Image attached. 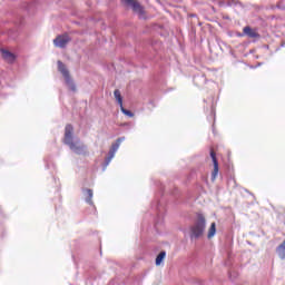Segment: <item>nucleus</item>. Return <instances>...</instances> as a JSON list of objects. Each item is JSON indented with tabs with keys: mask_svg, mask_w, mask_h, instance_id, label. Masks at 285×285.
Here are the masks:
<instances>
[{
	"mask_svg": "<svg viewBox=\"0 0 285 285\" xmlns=\"http://www.w3.org/2000/svg\"><path fill=\"white\" fill-rule=\"evenodd\" d=\"M112 161V158H106L105 159V168H107V166H110V163Z\"/></svg>",
	"mask_w": 285,
	"mask_h": 285,
	"instance_id": "obj_17",
	"label": "nucleus"
},
{
	"mask_svg": "<svg viewBox=\"0 0 285 285\" xmlns=\"http://www.w3.org/2000/svg\"><path fill=\"white\" fill-rule=\"evenodd\" d=\"M82 193L85 196V202L89 204V206H94L95 203L92 202V196H94L92 189H82Z\"/></svg>",
	"mask_w": 285,
	"mask_h": 285,
	"instance_id": "obj_9",
	"label": "nucleus"
},
{
	"mask_svg": "<svg viewBox=\"0 0 285 285\" xmlns=\"http://www.w3.org/2000/svg\"><path fill=\"white\" fill-rule=\"evenodd\" d=\"M190 230H191V234H190L191 239H199V237L204 235V230H206V218L204 217V215L202 214L197 215V219L194 226H191Z\"/></svg>",
	"mask_w": 285,
	"mask_h": 285,
	"instance_id": "obj_2",
	"label": "nucleus"
},
{
	"mask_svg": "<svg viewBox=\"0 0 285 285\" xmlns=\"http://www.w3.org/2000/svg\"><path fill=\"white\" fill-rule=\"evenodd\" d=\"M1 52H2V59H4V61H8V63H14V60L17 59V56H14V53L6 49H2Z\"/></svg>",
	"mask_w": 285,
	"mask_h": 285,
	"instance_id": "obj_7",
	"label": "nucleus"
},
{
	"mask_svg": "<svg viewBox=\"0 0 285 285\" xmlns=\"http://www.w3.org/2000/svg\"><path fill=\"white\" fill-rule=\"evenodd\" d=\"M120 110H121V112H122L124 115H126L127 117H135V114H132V111H130V110L124 108V105L120 106Z\"/></svg>",
	"mask_w": 285,
	"mask_h": 285,
	"instance_id": "obj_14",
	"label": "nucleus"
},
{
	"mask_svg": "<svg viewBox=\"0 0 285 285\" xmlns=\"http://www.w3.org/2000/svg\"><path fill=\"white\" fill-rule=\"evenodd\" d=\"M58 70L61 72L69 90H71V92H77V86L75 85V81H72V78H70V71H68V68L61 60L58 61Z\"/></svg>",
	"mask_w": 285,
	"mask_h": 285,
	"instance_id": "obj_3",
	"label": "nucleus"
},
{
	"mask_svg": "<svg viewBox=\"0 0 285 285\" xmlns=\"http://www.w3.org/2000/svg\"><path fill=\"white\" fill-rule=\"evenodd\" d=\"M126 140V137H120L116 140V142H118L121 146V142H124Z\"/></svg>",
	"mask_w": 285,
	"mask_h": 285,
	"instance_id": "obj_18",
	"label": "nucleus"
},
{
	"mask_svg": "<svg viewBox=\"0 0 285 285\" xmlns=\"http://www.w3.org/2000/svg\"><path fill=\"white\" fill-rule=\"evenodd\" d=\"M216 234H217V224L212 223L207 233L208 239H213V237H215Z\"/></svg>",
	"mask_w": 285,
	"mask_h": 285,
	"instance_id": "obj_11",
	"label": "nucleus"
},
{
	"mask_svg": "<svg viewBox=\"0 0 285 285\" xmlns=\"http://www.w3.org/2000/svg\"><path fill=\"white\" fill-rule=\"evenodd\" d=\"M114 97L120 107L124 106V98L121 97V91H119V89L114 91Z\"/></svg>",
	"mask_w": 285,
	"mask_h": 285,
	"instance_id": "obj_12",
	"label": "nucleus"
},
{
	"mask_svg": "<svg viewBox=\"0 0 285 285\" xmlns=\"http://www.w3.org/2000/svg\"><path fill=\"white\" fill-rule=\"evenodd\" d=\"M70 43V36L67 33L58 36L56 39H53V45L56 48H66Z\"/></svg>",
	"mask_w": 285,
	"mask_h": 285,
	"instance_id": "obj_4",
	"label": "nucleus"
},
{
	"mask_svg": "<svg viewBox=\"0 0 285 285\" xmlns=\"http://www.w3.org/2000/svg\"><path fill=\"white\" fill-rule=\"evenodd\" d=\"M119 144L118 142H114L112 145H111V148H110V150L111 151H114V153H117L118 150H119Z\"/></svg>",
	"mask_w": 285,
	"mask_h": 285,
	"instance_id": "obj_15",
	"label": "nucleus"
},
{
	"mask_svg": "<svg viewBox=\"0 0 285 285\" xmlns=\"http://www.w3.org/2000/svg\"><path fill=\"white\" fill-rule=\"evenodd\" d=\"M125 6H129L132 8L134 12H138V14H144V8L136 0H121Z\"/></svg>",
	"mask_w": 285,
	"mask_h": 285,
	"instance_id": "obj_5",
	"label": "nucleus"
},
{
	"mask_svg": "<svg viewBox=\"0 0 285 285\" xmlns=\"http://www.w3.org/2000/svg\"><path fill=\"white\" fill-rule=\"evenodd\" d=\"M116 154H117V151L109 150L108 158L109 159H115Z\"/></svg>",
	"mask_w": 285,
	"mask_h": 285,
	"instance_id": "obj_16",
	"label": "nucleus"
},
{
	"mask_svg": "<svg viewBox=\"0 0 285 285\" xmlns=\"http://www.w3.org/2000/svg\"><path fill=\"white\" fill-rule=\"evenodd\" d=\"M276 254L278 255L279 259H285V239L283 244L276 247Z\"/></svg>",
	"mask_w": 285,
	"mask_h": 285,
	"instance_id": "obj_10",
	"label": "nucleus"
},
{
	"mask_svg": "<svg viewBox=\"0 0 285 285\" xmlns=\"http://www.w3.org/2000/svg\"><path fill=\"white\" fill-rule=\"evenodd\" d=\"M166 258V252H160L159 255L156 257V266H160L161 262Z\"/></svg>",
	"mask_w": 285,
	"mask_h": 285,
	"instance_id": "obj_13",
	"label": "nucleus"
},
{
	"mask_svg": "<svg viewBox=\"0 0 285 285\" xmlns=\"http://www.w3.org/2000/svg\"><path fill=\"white\" fill-rule=\"evenodd\" d=\"M210 157L214 164V170L212 173V181H215L217 179V175H219V163L217 161V156L215 155V151H210Z\"/></svg>",
	"mask_w": 285,
	"mask_h": 285,
	"instance_id": "obj_6",
	"label": "nucleus"
},
{
	"mask_svg": "<svg viewBox=\"0 0 285 285\" xmlns=\"http://www.w3.org/2000/svg\"><path fill=\"white\" fill-rule=\"evenodd\" d=\"M73 132L75 128L72 125H67L65 127L63 144H66V146H68L76 155H87L88 147L79 139L73 140Z\"/></svg>",
	"mask_w": 285,
	"mask_h": 285,
	"instance_id": "obj_1",
	"label": "nucleus"
},
{
	"mask_svg": "<svg viewBox=\"0 0 285 285\" xmlns=\"http://www.w3.org/2000/svg\"><path fill=\"white\" fill-rule=\"evenodd\" d=\"M243 32H244V35L249 37V39H257L259 37V33H257V31L250 27H245L243 29Z\"/></svg>",
	"mask_w": 285,
	"mask_h": 285,
	"instance_id": "obj_8",
	"label": "nucleus"
}]
</instances>
